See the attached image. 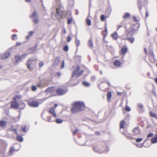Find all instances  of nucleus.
Masks as SVG:
<instances>
[{
    "instance_id": "54",
    "label": "nucleus",
    "mask_w": 157,
    "mask_h": 157,
    "mask_svg": "<svg viewBox=\"0 0 157 157\" xmlns=\"http://www.w3.org/2000/svg\"><path fill=\"white\" fill-rule=\"evenodd\" d=\"M64 67V61L63 60L62 62L61 68H63Z\"/></svg>"
},
{
    "instance_id": "9",
    "label": "nucleus",
    "mask_w": 157,
    "mask_h": 157,
    "mask_svg": "<svg viewBox=\"0 0 157 157\" xmlns=\"http://www.w3.org/2000/svg\"><path fill=\"white\" fill-rule=\"evenodd\" d=\"M79 70V67L78 66H76L75 68V69L73 71L72 77H73L75 75H77V74L78 73V72Z\"/></svg>"
},
{
    "instance_id": "3",
    "label": "nucleus",
    "mask_w": 157,
    "mask_h": 157,
    "mask_svg": "<svg viewBox=\"0 0 157 157\" xmlns=\"http://www.w3.org/2000/svg\"><path fill=\"white\" fill-rule=\"evenodd\" d=\"M45 100L43 99H37L36 101H33L29 102V106L32 107H37L40 104L43 102Z\"/></svg>"
},
{
    "instance_id": "12",
    "label": "nucleus",
    "mask_w": 157,
    "mask_h": 157,
    "mask_svg": "<svg viewBox=\"0 0 157 157\" xmlns=\"http://www.w3.org/2000/svg\"><path fill=\"white\" fill-rule=\"evenodd\" d=\"M55 90V87H49L46 89L45 92L48 93H52Z\"/></svg>"
},
{
    "instance_id": "1",
    "label": "nucleus",
    "mask_w": 157,
    "mask_h": 157,
    "mask_svg": "<svg viewBox=\"0 0 157 157\" xmlns=\"http://www.w3.org/2000/svg\"><path fill=\"white\" fill-rule=\"evenodd\" d=\"M56 2V13L54 14L56 18L60 19L63 14V12L62 10V5L61 4L60 0H55Z\"/></svg>"
},
{
    "instance_id": "48",
    "label": "nucleus",
    "mask_w": 157,
    "mask_h": 157,
    "mask_svg": "<svg viewBox=\"0 0 157 157\" xmlns=\"http://www.w3.org/2000/svg\"><path fill=\"white\" fill-rule=\"evenodd\" d=\"M60 61V59L59 57H57L55 59V63H58Z\"/></svg>"
},
{
    "instance_id": "34",
    "label": "nucleus",
    "mask_w": 157,
    "mask_h": 157,
    "mask_svg": "<svg viewBox=\"0 0 157 157\" xmlns=\"http://www.w3.org/2000/svg\"><path fill=\"white\" fill-rule=\"evenodd\" d=\"M63 50L65 52H67L68 50V47L67 45H66L64 46Z\"/></svg>"
},
{
    "instance_id": "59",
    "label": "nucleus",
    "mask_w": 157,
    "mask_h": 157,
    "mask_svg": "<svg viewBox=\"0 0 157 157\" xmlns=\"http://www.w3.org/2000/svg\"><path fill=\"white\" fill-rule=\"evenodd\" d=\"M56 75H57V76L58 77H59L60 76H61V73L60 72H57L56 73Z\"/></svg>"
},
{
    "instance_id": "25",
    "label": "nucleus",
    "mask_w": 157,
    "mask_h": 157,
    "mask_svg": "<svg viewBox=\"0 0 157 157\" xmlns=\"http://www.w3.org/2000/svg\"><path fill=\"white\" fill-rule=\"evenodd\" d=\"M127 40L130 41L131 43H132L134 41V38L133 37H128Z\"/></svg>"
},
{
    "instance_id": "21",
    "label": "nucleus",
    "mask_w": 157,
    "mask_h": 157,
    "mask_svg": "<svg viewBox=\"0 0 157 157\" xmlns=\"http://www.w3.org/2000/svg\"><path fill=\"white\" fill-rule=\"evenodd\" d=\"M93 149L95 152L99 154L103 152V151H101L100 150L98 149L97 147H93Z\"/></svg>"
},
{
    "instance_id": "26",
    "label": "nucleus",
    "mask_w": 157,
    "mask_h": 157,
    "mask_svg": "<svg viewBox=\"0 0 157 157\" xmlns=\"http://www.w3.org/2000/svg\"><path fill=\"white\" fill-rule=\"evenodd\" d=\"M19 106L20 109H23L25 108V104L24 103L22 102L21 104Z\"/></svg>"
},
{
    "instance_id": "33",
    "label": "nucleus",
    "mask_w": 157,
    "mask_h": 157,
    "mask_svg": "<svg viewBox=\"0 0 157 157\" xmlns=\"http://www.w3.org/2000/svg\"><path fill=\"white\" fill-rule=\"evenodd\" d=\"M11 38H12V40H17V35L15 34H13Z\"/></svg>"
},
{
    "instance_id": "41",
    "label": "nucleus",
    "mask_w": 157,
    "mask_h": 157,
    "mask_svg": "<svg viewBox=\"0 0 157 157\" xmlns=\"http://www.w3.org/2000/svg\"><path fill=\"white\" fill-rule=\"evenodd\" d=\"M137 106L140 109H142L143 107V105L141 103H139L137 105Z\"/></svg>"
},
{
    "instance_id": "62",
    "label": "nucleus",
    "mask_w": 157,
    "mask_h": 157,
    "mask_svg": "<svg viewBox=\"0 0 157 157\" xmlns=\"http://www.w3.org/2000/svg\"><path fill=\"white\" fill-rule=\"evenodd\" d=\"M153 93L155 96H156V92L155 91L153 90L152 91Z\"/></svg>"
},
{
    "instance_id": "13",
    "label": "nucleus",
    "mask_w": 157,
    "mask_h": 157,
    "mask_svg": "<svg viewBox=\"0 0 157 157\" xmlns=\"http://www.w3.org/2000/svg\"><path fill=\"white\" fill-rule=\"evenodd\" d=\"M49 112L52 113L55 117H57L53 108H52L50 109Z\"/></svg>"
},
{
    "instance_id": "29",
    "label": "nucleus",
    "mask_w": 157,
    "mask_h": 157,
    "mask_svg": "<svg viewBox=\"0 0 157 157\" xmlns=\"http://www.w3.org/2000/svg\"><path fill=\"white\" fill-rule=\"evenodd\" d=\"M112 96V94L111 92H109L107 93V98L108 100L109 101Z\"/></svg>"
},
{
    "instance_id": "11",
    "label": "nucleus",
    "mask_w": 157,
    "mask_h": 157,
    "mask_svg": "<svg viewBox=\"0 0 157 157\" xmlns=\"http://www.w3.org/2000/svg\"><path fill=\"white\" fill-rule=\"evenodd\" d=\"M10 52H6L4 54H2L0 58L1 59H5L8 58L10 55Z\"/></svg>"
},
{
    "instance_id": "24",
    "label": "nucleus",
    "mask_w": 157,
    "mask_h": 157,
    "mask_svg": "<svg viewBox=\"0 0 157 157\" xmlns=\"http://www.w3.org/2000/svg\"><path fill=\"white\" fill-rule=\"evenodd\" d=\"M17 140L20 142H22L23 141V138L22 137L20 136H18L17 137Z\"/></svg>"
},
{
    "instance_id": "18",
    "label": "nucleus",
    "mask_w": 157,
    "mask_h": 157,
    "mask_svg": "<svg viewBox=\"0 0 157 157\" xmlns=\"http://www.w3.org/2000/svg\"><path fill=\"white\" fill-rule=\"evenodd\" d=\"M113 64L115 66H120L121 63L119 60H116L114 61Z\"/></svg>"
},
{
    "instance_id": "6",
    "label": "nucleus",
    "mask_w": 157,
    "mask_h": 157,
    "mask_svg": "<svg viewBox=\"0 0 157 157\" xmlns=\"http://www.w3.org/2000/svg\"><path fill=\"white\" fill-rule=\"evenodd\" d=\"M30 17L33 18L34 20L33 22L36 24H37L39 22V20L38 19V15L36 11H35L33 13L30 15Z\"/></svg>"
},
{
    "instance_id": "37",
    "label": "nucleus",
    "mask_w": 157,
    "mask_h": 157,
    "mask_svg": "<svg viewBox=\"0 0 157 157\" xmlns=\"http://www.w3.org/2000/svg\"><path fill=\"white\" fill-rule=\"evenodd\" d=\"M15 150V149L13 147H11L9 151V153L10 154V155H11L12 154Z\"/></svg>"
},
{
    "instance_id": "14",
    "label": "nucleus",
    "mask_w": 157,
    "mask_h": 157,
    "mask_svg": "<svg viewBox=\"0 0 157 157\" xmlns=\"http://www.w3.org/2000/svg\"><path fill=\"white\" fill-rule=\"evenodd\" d=\"M88 45L90 48H93V43L91 38L88 41Z\"/></svg>"
},
{
    "instance_id": "22",
    "label": "nucleus",
    "mask_w": 157,
    "mask_h": 157,
    "mask_svg": "<svg viewBox=\"0 0 157 157\" xmlns=\"http://www.w3.org/2000/svg\"><path fill=\"white\" fill-rule=\"evenodd\" d=\"M125 124V122L124 121H121L120 124V128L121 129L124 128V125Z\"/></svg>"
},
{
    "instance_id": "43",
    "label": "nucleus",
    "mask_w": 157,
    "mask_h": 157,
    "mask_svg": "<svg viewBox=\"0 0 157 157\" xmlns=\"http://www.w3.org/2000/svg\"><path fill=\"white\" fill-rule=\"evenodd\" d=\"M27 55L26 54H25L23 55H22L20 57L21 58V59H24L27 56Z\"/></svg>"
},
{
    "instance_id": "52",
    "label": "nucleus",
    "mask_w": 157,
    "mask_h": 157,
    "mask_svg": "<svg viewBox=\"0 0 157 157\" xmlns=\"http://www.w3.org/2000/svg\"><path fill=\"white\" fill-rule=\"evenodd\" d=\"M111 13V10L110 8H108L106 11V13H108L109 14H110Z\"/></svg>"
},
{
    "instance_id": "64",
    "label": "nucleus",
    "mask_w": 157,
    "mask_h": 157,
    "mask_svg": "<svg viewBox=\"0 0 157 157\" xmlns=\"http://www.w3.org/2000/svg\"><path fill=\"white\" fill-rule=\"evenodd\" d=\"M21 44V43L19 42H17L16 43V46H18V45H20V44Z\"/></svg>"
},
{
    "instance_id": "57",
    "label": "nucleus",
    "mask_w": 157,
    "mask_h": 157,
    "mask_svg": "<svg viewBox=\"0 0 157 157\" xmlns=\"http://www.w3.org/2000/svg\"><path fill=\"white\" fill-rule=\"evenodd\" d=\"M42 82L40 81L39 82V83L38 84L37 86L39 87H40L42 85Z\"/></svg>"
},
{
    "instance_id": "51",
    "label": "nucleus",
    "mask_w": 157,
    "mask_h": 157,
    "mask_svg": "<svg viewBox=\"0 0 157 157\" xmlns=\"http://www.w3.org/2000/svg\"><path fill=\"white\" fill-rule=\"evenodd\" d=\"M34 33V32L33 31H31L29 32L28 33V35H29V36H31Z\"/></svg>"
},
{
    "instance_id": "10",
    "label": "nucleus",
    "mask_w": 157,
    "mask_h": 157,
    "mask_svg": "<svg viewBox=\"0 0 157 157\" xmlns=\"http://www.w3.org/2000/svg\"><path fill=\"white\" fill-rule=\"evenodd\" d=\"M15 58L16 59V61L14 63L15 65H17L20 62H21L22 59L18 55H16L15 56Z\"/></svg>"
},
{
    "instance_id": "19",
    "label": "nucleus",
    "mask_w": 157,
    "mask_h": 157,
    "mask_svg": "<svg viewBox=\"0 0 157 157\" xmlns=\"http://www.w3.org/2000/svg\"><path fill=\"white\" fill-rule=\"evenodd\" d=\"M130 16V14L129 13H126L123 16V18H127L129 17Z\"/></svg>"
},
{
    "instance_id": "20",
    "label": "nucleus",
    "mask_w": 157,
    "mask_h": 157,
    "mask_svg": "<svg viewBox=\"0 0 157 157\" xmlns=\"http://www.w3.org/2000/svg\"><path fill=\"white\" fill-rule=\"evenodd\" d=\"M111 36L115 40H116L117 38V35L116 32H115L111 34Z\"/></svg>"
},
{
    "instance_id": "53",
    "label": "nucleus",
    "mask_w": 157,
    "mask_h": 157,
    "mask_svg": "<svg viewBox=\"0 0 157 157\" xmlns=\"http://www.w3.org/2000/svg\"><path fill=\"white\" fill-rule=\"evenodd\" d=\"M26 126L25 125L24 127H23V126H22L21 128L22 129V130L23 132H26Z\"/></svg>"
},
{
    "instance_id": "16",
    "label": "nucleus",
    "mask_w": 157,
    "mask_h": 157,
    "mask_svg": "<svg viewBox=\"0 0 157 157\" xmlns=\"http://www.w3.org/2000/svg\"><path fill=\"white\" fill-rule=\"evenodd\" d=\"M127 51V48L126 47L123 48L121 50V54L122 55H125Z\"/></svg>"
},
{
    "instance_id": "32",
    "label": "nucleus",
    "mask_w": 157,
    "mask_h": 157,
    "mask_svg": "<svg viewBox=\"0 0 157 157\" xmlns=\"http://www.w3.org/2000/svg\"><path fill=\"white\" fill-rule=\"evenodd\" d=\"M135 145L137 147H139V148H142L143 146H144V144H142V143L141 144H135Z\"/></svg>"
},
{
    "instance_id": "60",
    "label": "nucleus",
    "mask_w": 157,
    "mask_h": 157,
    "mask_svg": "<svg viewBox=\"0 0 157 157\" xmlns=\"http://www.w3.org/2000/svg\"><path fill=\"white\" fill-rule=\"evenodd\" d=\"M78 131V130L77 129H76L73 132V135H74Z\"/></svg>"
},
{
    "instance_id": "8",
    "label": "nucleus",
    "mask_w": 157,
    "mask_h": 157,
    "mask_svg": "<svg viewBox=\"0 0 157 157\" xmlns=\"http://www.w3.org/2000/svg\"><path fill=\"white\" fill-rule=\"evenodd\" d=\"M132 132L134 135H137L140 133L139 127H137L134 128L132 130Z\"/></svg>"
},
{
    "instance_id": "5",
    "label": "nucleus",
    "mask_w": 157,
    "mask_h": 157,
    "mask_svg": "<svg viewBox=\"0 0 157 157\" xmlns=\"http://www.w3.org/2000/svg\"><path fill=\"white\" fill-rule=\"evenodd\" d=\"M35 63V60L34 59L30 58L28 60L27 67L30 71H32L33 70Z\"/></svg>"
},
{
    "instance_id": "63",
    "label": "nucleus",
    "mask_w": 157,
    "mask_h": 157,
    "mask_svg": "<svg viewBox=\"0 0 157 157\" xmlns=\"http://www.w3.org/2000/svg\"><path fill=\"white\" fill-rule=\"evenodd\" d=\"M5 151V149L3 150L2 151H1L0 150V153L2 154H4Z\"/></svg>"
},
{
    "instance_id": "46",
    "label": "nucleus",
    "mask_w": 157,
    "mask_h": 157,
    "mask_svg": "<svg viewBox=\"0 0 157 157\" xmlns=\"http://www.w3.org/2000/svg\"><path fill=\"white\" fill-rule=\"evenodd\" d=\"M37 87L36 86H32V90L33 91H35L36 90Z\"/></svg>"
},
{
    "instance_id": "44",
    "label": "nucleus",
    "mask_w": 157,
    "mask_h": 157,
    "mask_svg": "<svg viewBox=\"0 0 157 157\" xmlns=\"http://www.w3.org/2000/svg\"><path fill=\"white\" fill-rule=\"evenodd\" d=\"M72 20V18H68L67 21V24H70L71 23Z\"/></svg>"
},
{
    "instance_id": "2",
    "label": "nucleus",
    "mask_w": 157,
    "mask_h": 157,
    "mask_svg": "<svg viewBox=\"0 0 157 157\" xmlns=\"http://www.w3.org/2000/svg\"><path fill=\"white\" fill-rule=\"evenodd\" d=\"M85 109V104L83 102L78 101L74 103L73 107L71 109L72 113H75L77 112L83 110Z\"/></svg>"
},
{
    "instance_id": "27",
    "label": "nucleus",
    "mask_w": 157,
    "mask_h": 157,
    "mask_svg": "<svg viewBox=\"0 0 157 157\" xmlns=\"http://www.w3.org/2000/svg\"><path fill=\"white\" fill-rule=\"evenodd\" d=\"M75 43L76 46L78 47L80 44V41L76 37L75 40Z\"/></svg>"
},
{
    "instance_id": "15",
    "label": "nucleus",
    "mask_w": 157,
    "mask_h": 157,
    "mask_svg": "<svg viewBox=\"0 0 157 157\" xmlns=\"http://www.w3.org/2000/svg\"><path fill=\"white\" fill-rule=\"evenodd\" d=\"M7 123L6 121L4 120H1L0 121V126L1 127H3L5 126L6 125Z\"/></svg>"
},
{
    "instance_id": "55",
    "label": "nucleus",
    "mask_w": 157,
    "mask_h": 157,
    "mask_svg": "<svg viewBox=\"0 0 157 157\" xmlns=\"http://www.w3.org/2000/svg\"><path fill=\"white\" fill-rule=\"evenodd\" d=\"M132 18H133V21H135V22L137 21L138 20H137V19L136 17H135V16L133 17H132Z\"/></svg>"
},
{
    "instance_id": "58",
    "label": "nucleus",
    "mask_w": 157,
    "mask_h": 157,
    "mask_svg": "<svg viewBox=\"0 0 157 157\" xmlns=\"http://www.w3.org/2000/svg\"><path fill=\"white\" fill-rule=\"evenodd\" d=\"M71 39V37L70 36H68L67 38V41L68 42H69Z\"/></svg>"
},
{
    "instance_id": "61",
    "label": "nucleus",
    "mask_w": 157,
    "mask_h": 157,
    "mask_svg": "<svg viewBox=\"0 0 157 157\" xmlns=\"http://www.w3.org/2000/svg\"><path fill=\"white\" fill-rule=\"evenodd\" d=\"M126 35L127 36L130 35V31H127L126 32Z\"/></svg>"
},
{
    "instance_id": "39",
    "label": "nucleus",
    "mask_w": 157,
    "mask_h": 157,
    "mask_svg": "<svg viewBox=\"0 0 157 157\" xmlns=\"http://www.w3.org/2000/svg\"><path fill=\"white\" fill-rule=\"evenodd\" d=\"M105 31L106 32V33L104 35V38L107 36V26L106 25V24H105Z\"/></svg>"
},
{
    "instance_id": "7",
    "label": "nucleus",
    "mask_w": 157,
    "mask_h": 157,
    "mask_svg": "<svg viewBox=\"0 0 157 157\" xmlns=\"http://www.w3.org/2000/svg\"><path fill=\"white\" fill-rule=\"evenodd\" d=\"M67 90L61 88H59L56 90L57 93L59 95H62L65 94L67 92Z\"/></svg>"
},
{
    "instance_id": "30",
    "label": "nucleus",
    "mask_w": 157,
    "mask_h": 157,
    "mask_svg": "<svg viewBox=\"0 0 157 157\" xmlns=\"http://www.w3.org/2000/svg\"><path fill=\"white\" fill-rule=\"evenodd\" d=\"M82 83L84 86L86 87H88L90 85V84L89 82L85 81H83Z\"/></svg>"
},
{
    "instance_id": "28",
    "label": "nucleus",
    "mask_w": 157,
    "mask_h": 157,
    "mask_svg": "<svg viewBox=\"0 0 157 157\" xmlns=\"http://www.w3.org/2000/svg\"><path fill=\"white\" fill-rule=\"evenodd\" d=\"M150 115L151 117H153L156 119H157V115L155 113L152 112H150Z\"/></svg>"
},
{
    "instance_id": "36",
    "label": "nucleus",
    "mask_w": 157,
    "mask_h": 157,
    "mask_svg": "<svg viewBox=\"0 0 157 157\" xmlns=\"http://www.w3.org/2000/svg\"><path fill=\"white\" fill-rule=\"evenodd\" d=\"M136 141L137 142H141L143 140L142 138H139L135 139Z\"/></svg>"
},
{
    "instance_id": "56",
    "label": "nucleus",
    "mask_w": 157,
    "mask_h": 157,
    "mask_svg": "<svg viewBox=\"0 0 157 157\" xmlns=\"http://www.w3.org/2000/svg\"><path fill=\"white\" fill-rule=\"evenodd\" d=\"M153 134L152 133H150L148 134L147 135V138H149L152 136H153Z\"/></svg>"
},
{
    "instance_id": "50",
    "label": "nucleus",
    "mask_w": 157,
    "mask_h": 157,
    "mask_svg": "<svg viewBox=\"0 0 157 157\" xmlns=\"http://www.w3.org/2000/svg\"><path fill=\"white\" fill-rule=\"evenodd\" d=\"M44 65V63L42 61L40 62L39 63V66L40 67H41L42 66H43Z\"/></svg>"
},
{
    "instance_id": "17",
    "label": "nucleus",
    "mask_w": 157,
    "mask_h": 157,
    "mask_svg": "<svg viewBox=\"0 0 157 157\" xmlns=\"http://www.w3.org/2000/svg\"><path fill=\"white\" fill-rule=\"evenodd\" d=\"M14 125L12 124L11 126V131L14 133L16 135H17V130L16 128H14Z\"/></svg>"
},
{
    "instance_id": "23",
    "label": "nucleus",
    "mask_w": 157,
    "mask_h": 157,
    "mask_svg": "<svg viewBox=\"0 0 157 157\" xmlns=\"http://www.w3.org/2000/svg\"><path fill=\"white\" fill-rule=\"evenodd\" d=\"M157 142V136H156L151 139V143L152 144L155 143Z\"/></svg>"
},
{
    "instance_id": "47",
    "label": "nucleus",
    "mask_w": 157,
    "mask_h": 157,
    "mask_svg": "<svg viewBox=\"0 0 157 157\" xmlns=\"http://www.w3.org/2000/svg\"><path fill=\"white\" fill-rule=\"evenodd\" d=\"M138 4V8H139L140 10V11L141 10V8H142V5L140 4V2H139L137 4Z\"/></svg>"
},
{
    "instance_id": "4",
    "label": "nucleus",
    "mask_w": 157,
    "mask_h": 157,
    "mask_svg": "<svg viewBox=\"0 0 157 157\" xmlns=\"http://www.w3.org/2000/svg\"><path fill=\"white\" fill-rule=\"evenodd\" d=\"M20 98V96L19 95L16 96L14 98L13 101L12 102L11 104L12 108L16 109H18L19 107V104L16 101V99H19Z\"/></svg>"
},
{
    "instance_id": "31",
    "label": "nucleus",
    "mask_w": 157,
    "mask_h": 157,
    "mask_svg": "<svg viewBox=\"0 0 157 157\" xmlns=\"http://www.w3.org/2000/svg\"><path fill=\"white\" fill-rule=\"evenodd\" d=\"M56 122L58 124L61 123L63 121L62 120L59 118L56 119Z\"/></svg>"
},
{
    "instance_id": "35",
    "label": "nucleus",
    "mask_w": 157,
    "mask_h": 157,
    "mask_svg": "<svg viewBox=\"0 0 157 157\" xmlns=\"http://www.w3.org/2000/svg\"><path fill=\"white\" fill-rule=\"evenodd\" d=\"M86 23L88 26H90L91 25V20L89 19H87Z\"/></svg>"
},
{
    "instance_id": "38",
    "label": "nucleus",
    "mask_w": 157,
    "mask_h": 157,
    "mask_svg": "<svg viewBox=\"0 0 157 157\" xmlns=\"http://www.w3.org/2000/svg\"><path fill=\"white\" fill-rule=\"evenodd\" d=\"M37 47V46H36L35 47H32L31 49V50L33 52H34L36 51V48Z\"/></svg>"
},
{
    "instance_id": "49",
    "label": "nucleus",
    "mask_w": 157,
    "mask_h": 157,
    "mask_svg": "<svg viewBox=\"0 0 157 157\" xmlns=\"http://www.w3.org/2000/svg\"><path fill=\"white\" fill-rule=\"evenodd\" d=\"M132 31L133 33H136L138 31V30L137 29H135L134 28H132Z\"/></svg>"
},
{
    "instance_id": "42",
    "label": "nucleus",
    "mask_w": 157,
    "mask_h": 157,
    "mask_svg": "<svg viewBox=\"0 0 157 157\" xmlns=\"http://www.w3.org/2000/svg\"><path fill=\"white\" fill-rule=\"evenodd\" d=\"M84 71L83 70H81L77 74V76L76 78H77L80 75L82 74V73H83V72H84Z\"/></svg>"
},
{
    "instance_id": "45",
    "label": "nucleus",
    "mask_w": 157,
    "mask_h": 157,
    "mask_svg": "<svg viewBox=\"0 0 157 157\" xmlns=\"http://www.w3.org/2000/svg\"><path fill=\"white\" fill-rule=\"evenodd\" d=\"M101 20L102 21H103L105 20V17L104 15H102L101 16Z\"/></svg>"
},
{
    "instance_id": "40",
    "label": "nucleus",
    "mask_w": 157,
    "mask_h": 157,
    "mask_svg": "<svg viewBox=\"0 0 157 157\" xmlns=\"http://www.w3.org/2000/svg\"><path fill=\"white\" fill-rule=\"evenodd\" d=\"M125 109L126 111L128 112H129L131 111L130 108L127 105L126 106Z\"/></svg>"
}]
</instances>
